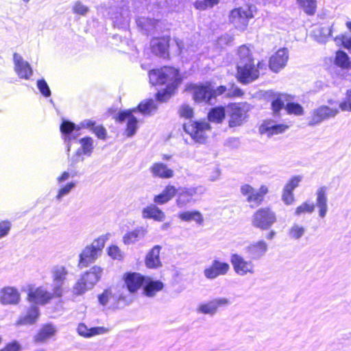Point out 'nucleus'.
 <instances>
[{"instance_id": "obj_45", "label": "nucleus", "mask_w": 351, "mask_h": 351, "mask_svg": "<svg viewBox=\"0 0 351 351\" xmlns=\"http://www.w3.org/2000/svg\"><path fill=\"white\" fill-rule=\"evenodd\" d=\"M220 0H197L193 6L195 9L204 11L208 8H213L219 3Z\"/></svg>"}, {"instance_id": "obj_8", "label": "nucleus", "mask_w": 351, "mask_h": 351, "mask_svg": "<svg viewBox=\"0 0 351 351\" xmlns=\"http://www.w3.org/2000/svg\"><path fill=\"white\" fill-rule=\"evenodd\" d=\"M246 103L230 104L227 106V113L230 117L228 124L230 128L241 125L245 121L249 111Z\"/></svg>"}, {"instance_id": "obj_46", "label": "nucleus", "mask_w": 351, "mask_h": 351, "mask_svg": "<svg viewBox=\"0 0 351 351\" xmlns=\"http://www.w3.org/2000/svg\"><path fill=\"white\" fill-rule=\"evenodd\" d=\"M285 110L289 114L300 116L304 114V108L298 103L287 102L285 105Z\"/></svg>"}, {"instance_id": "obj_58", "label": "nucleus", "mask_w": 351, "mask_h": 351, "mask_svg": "<svg viewBox=\"0 0 351 351\" xmlns=\"http://www.w3.org/2000/svg\"><path fill=\"white\" fill-rule=\"evenodd\" d=\"M111 298H112V295L109 289L104 290L101 294L98 295V301L102 306H106Z\"/></svg>"}, {"instance_id": "obj_13", "label": "nucleus", "mask_w": 351, "mask_h": 351, "mask_svg": "<svg viewBox=\"0 0 351 351\" xmlns=\"http://www.w3.org/2000/svg\"><path fill=\"white\" fill-rule=\"evenodd\" d=\"M339 112V110L337 108H332L325 105L321 106L313 110L308 125L309 126L319 125L325 120L335 117Z\"/></svg>"}, {"instance_id": "obj_28", "label": "nucleus", "mask_w": 351, "mask_h": 351, "mask_svg": "<svg viewBox=\"0 0 351 351\" xmlns=\"http://www.w3.org/2000/svg\"><path fill=\"white\" fill-rule=\"evenodd\" d=\"M150 172L155 178L169 179L173 176V171L162 162H155L150 167Z\"/></svg>"}, {"instance_id": "obj_10", "label": "nucleus", "mask_w": 351, "mask_h": 351, "mask_svg": "<svg viewBox=\"0 0 351 351\" xmlns=\"http://www.w3.org/2000/svg\"><path fill=\"white\" fill-rule=\"evenodd\" d=\"M210 129L206 121H194L184 124V130L197 143H204L206 141V132Z\"/></svg>"}, {"instance_id": "obj_2", "label": "nucleus", "mask_w": 351, "mask_h": 351, "mask_svg": "<svg viewBox=\"0 0 351 351\" xmlns=\"http://www.w3.org/2000/svg\"><path fill=\"white\" fill-rule=\"evenodd\" d=\"M103 269L99 266H94L86 271L73 286V293L81 295L88 290L91 289L100 280Z\"/></svg>"}, {"instance_id": "obj_5", "label": "nucleus", "mask_w": 351, "mask_h": 351, "mask_svg": "<svg viewBox=\"0 0 351 351\" xmlns=\"http://www.w3.org/2000/svg\"><path fill=\"white\" fill-rule=\"evenodd\" d=\"M256 7L254 5H247L232 10L229 14V21L236 29L244 31L249 23V20L254 17Z\"/></svg>"}, {"instance_id": "obj_55", "label": "nucleus", "mask_w": 351, "mask_h": 351, "mask_svg": "<svg viewBox=\"0 0 351 351\" xmlns=\"http://www.w3.org/2000/svg\"><path fill=\"white\" fill-rule=\"evenodd\" d=\"M88 11V8L79 1H76L73 6V12L77 14L85 16Z\"/></svg>"}, {"instance_id": "obj_35", "label": "nucleus", "mask_w": 351, "mask_h": 351, "mask_svg": "<svg viewBox=\"0 0 351 351\" xmlns=\"http://www.w3.org/2000/svg\"><path fill=\"white\" fill-rule=\"evenodd\" d=\"M158 21L150 18H140L137 21V25L142 32L146 35H152L154 33Z\"/></svg>"}, {"instance_id": "obj_56", "label": "nucleus", "mask_w": 351, "mask_h": 351, "mask_svg": "<svg viewBox=\"0 0 351 351\" xmlns=\"http://www.w3.org/2000/svg\"><path fill=\"white\" fill-rule=\"evenodd\" d=\"M12 223L10 221L5 220L0 222V239L6 237L11 229Z\"/></svg>"}, {"instance_id": "obj_22", "label": "nucleus", "mask_w": 351, "mask_h": 351, "mask_svg": "<svg viewBox=\"0 0 351 351\" xmlns=\"http://www.w3.org/2000/svg\"><path fill=\"white\" fill-rule=\"evenodd\" d=\"M145 277L136 272H128L123 276L125 285L130 293H136L143 285Z\"/></svg>"}, {"instance_id": "obj_61", "label": "nucleus", "mask_w": 351, "mask_h": 351, "mask_svg": "<svg viewBox=\"0 0 351 351\" xmlns=\"http://www.w3.org/2000/svg\"><path fill=\"white\" fill-rule=\"evenodd\" d=\"M108 254L113 259L120 260L122 257L121 252L117 245H111L108 248Z\"/></svg>"}, {"instance_id": "obj_24", "label": "nucleus", "mask_w": 351, "mask_h": 351, "mask_svg": "<svg viewBox=\"0 0 351 351\" xmlns=\"http://www.w3.org/2000/svg\"><path fill=\"white\" fill-rule=\"evenodd\" d=\"M289 126L282 123H276L272 120L265 121L260 126L261 134H267L269 136L285 132Z\"/></svg>"}, {"instance_id": "obj_12", "label": "nucleus", "mask_w": 351, "mask_h": 351, "mask_svg": "<svg viewBox=\"0 0 351 351\" xmlns=\"http://www.w3.org/2000/svg\"><path fill=\"white\" fill-rule=\"evenodd\" d=\"M68 275V271L62 265L54 266L51 269L52 276V291H53L56 298H60L63 294V286L66 276Z\"/></svg>"}, {"instance_id": "obj_18", "label": "nucleus", "mask_w": 351, "mask_h": 351, "mask_svg": "<svg viewBox=\"0 0 351 351\" xmlns=\"http://www.w3.org/2000/svg\"><path fill=\"white\" fill-rule=\"evenodd\" d=\"M288 59V49L280 48L269 58V66L270 69L275 73L279 72L286 66Z\"/></svg>"}, {"instance_id": "obj_6", "label": "nucleus", "mask_w": 351, "mask_h": 351, "mask_svg": "<svg viewBox=\"0 0 351 351\" xmlns=\"http://www.w3.org/2000/svg\"><path fill=\"white\" fill-rule=\"evenodd\" d=\"M206 191L203 186L191 187H180L177 189L176 205L178 208H182L187 204L194 203L199 196H201Z\"/></svg>"}, {"instance_id": "obj_42", "label": "nucleus", "mask_w": 351, "mask_h": 351, "mask_svg": "<svg viewBox=\"0 0 351 351\" xmlns=\"http://www.w3.org/2000/svg\"><path fill=\"white\" fill-rule=\"evenodd\" d=\"M335 64L341 69L351 68V62L348 55L342 50H339L336 53Z\"/></svg>"}, {"instance_id": "obj_15", "label": "nucleus", "mask_w": 351, "mask_h": 351, "mask_svg": "<svg viewBox=\"0 0 351 351\" xmlns=\"http://www.w3.org/2000/svg\"><path fill=\"white\" fill-rule=\"evenodd\" d=\"M230 304L229 299L217 298L212 300L202 303L197 308V312L205 315H214L219 308L226 307Z\"/></svg>"}, {"instance_id": "obj_1", "label": "nucleus", "mask_w": 351, "mask_h": 351, "mask_svg": "<svg viewBox=\"0 0 351 351\" xmlns=\"http://www.w3.org/2000/svg\"><path fill=\"white\" fill-rule=\"evenodd\" d=\"M149 79L154 86L167 84L165 88L158 91L155 95L156 99L160 102L168 100L182 82L179 70L172 66H164L149 71Z\"/></svg>"}, {"instance_id": "obj_34", "label": "nucleus", "mask_w": 351, "mask_h": 351, "mask_svg": "<svg viewBox=\"0 0 351 351\" xmlns=\"http://www.w3.org/2000/svg\"><path fill=\"white\" fill-rule=\"evenodd\" d=\"M177 193V189L173 185H167L158 195H155L154 202L157 204H164L171 200Z\"/></svg>"}, {"instance_id": "obj_9", "label": "nucleus", "mask_w": 351, "mask_h": 351, "mask_svg": "<svg viewBox=\"0 0 351 351\" xmlns=\"http://www.w3.org/2000/svg\"><path fill=\"white\" fill-rule=\"evenodd\" d=\"M258 69H261V62H258L257 68L254 62L243 64L242 62H237V80L243 84H247L256 80L259 76Z\"/></svg>"}, {"instance_id": "obj_48", "label": "nucleus", "mask_w": 351, "mask_h": 351, "mask_svg": "<svg viewBox=\"0 0 351 351\" xmlns=\"http://www.w3.org/2000/svg\"><path fill=\"white\" fill-rule=\"evenodd\" d=\"M339 107L343 112H351V89L346 90L345 97L340 102Z\"/></svg>"}, {"instance_id": "obj_29", "label": "nucleus", "mask_w": 351, "mask_h": 351, "mask_svg": "<svg viewBox=\"0 0 351 351\" xmlns=\"http://www.w3.org/2000/svg\"><path fill=\"white\" fill-rule=\"evenodd\" d=\"M161 246L156 245L154 246L147 254L145 257V265L148 268L156 269L162 265L160 259V252Z\"/></svg>"}, {"instance_id": "obj_30", "label": "nucleus", "mask_w": 351, "mask_h": 351, "mask_svg": "<svg viewBox=\"0 0 351 351\" xmlns=\"http://www.w3.org/2000/svg\"><path fill=\"white\" fill-rule=\"evenodd\" d=\"M147 231L143 227H137L135 229L127 232L123 237V241L125 245H132L143 239Z\"/></svg>"}, {"instance_id": "obj_16", "label": "nucleus", "mask_w": 351, "mask_h": 351, "mask_svg": "<svg viewBox=\"0 0 351 351\" xmlns=\"http://www.w3.org/2000/svg\"><path fill=\"white\" fill-rule=\"evenodd\" d=\"M53 298H56L54 293H50L41 287L35 289H30L27 294V300L32 304L45 305L49 303Z\"/></svg>"}, {"instance_id": "obj_38", "label": "nucleus", "mask_w": 351, "mask_h": 351, "mask_svg": "<svg viewBox=\"0 0 351 351\" xmlns=\"http://www.w3.org/2000/svg\"><path fill=\"white\" fill-rule=\"evenodd\" d=\"M226 112V108L222 106L213 107L208 113V119L210 122L220 123L225 119Z\"/></svg>"}, {"instance_id": "obj_21", "label": "nucleus", "mask_w": 351, "mask_h": 351, "mask_svg": "<svg viewBox=\"0 0 351 351\" xmlns=\"http://www.w3.org/2000/svg\"><path fill=\"white\" fill-rule=\"evenodd\" d=\"M21 301V294L13 287H5L0 290V302L3 305H16Z\"/></svg>"}, {"instance_id": "obj_37", "label": "nucleus", "mask_w": 351, "mask_h": 351, "mask_svg": "<svg viewBox=\"0 0 351 351\" xmlns=\"http://www.w3.org/2000/svg\"><path fill=\"white\" fill-rule=\"evenodd\" d=\"M56 332V330L53 325L47 324L44 325L39 330L38 334L34 337V341L36 343L43 342L47 339L53 336Z\"/></svg>"}, {"instance_id": "obj_49", "label": "nucleus", "mask_w": 351, "mask_h": 351, "mask_svg": "<svg viewBox=\"0 0 351 351\" xmlns=\"http://www.w3.org/2000/svg\"><path fill=\"white\" fill-rule=\"evenodd\" d=\"M302 180V176H293L285 184V186L283 188V190L293 193V191L299 186V184L300 183Z\"/></svg>"}, {"instance_id": "obj_31", "label": "nucleus", "mask_w": 351, "mask_h": 351, "mask_svg": "<svg viewBox=\"0 0 351 351\" xmlns=\"http://www.w3.org/2000/svg\"><path fill=\"white\" fill-rule=\"evenodd\" d=\"M142 286L145 295L154 297L157 292L163 289L164 284L160 280H154L151 278H145Z\"/></svg>"}, {"instance_id": "obj_47", "label": "nucleus", "mask_w": 351, "mask_h": 351, "mask_svg": "<svg viewBox=\"0 0 351 351\" xmlns=\"http://www.w3.org/2000/svg\"><path fill=\"white\" fill-rule=\"evenodd\" d=\"M138 120L136 117H130V119L127 121L125 129L126 136L128 137L133 136L136 132L138 128Z\"/></svg>"}, {"instance_id": "obj_3", "label": "nucleus", "mask_w": 351, "mask_h": 351, "mask_svg": "<svg viewBox=\"0 0 351 351\" xmlns=\"http://www.w3.org/2000/svg\"><path fill=\"white\" fill-rule=\"evenodd\" d=\"M106 238L101 236L93 242L86 246L80 253L79 257L78 267L83 268L88 267L90 264L93 263L98 258L99 254L101 252L105 245Z\"/></svg>"}, {"instance_id": "obj_52", "label": "nucleus", "mask_w": 351, "mask_h": 351, "mask_svg": "<svg viewBox=\"0 0 351 351\" xmlns=\"http://www.w3.org/2000/svg\"><path fill=\"white\" fill-rule=\"evenodd\" d=\"M271 106L275 116H278L280 114V110L283 108L285 109V103L280 96H278L276 98L272 100Z\"/></svg>"}, {"instance_id": "obj_57", "label": "nucleus", "mask_w": 351, "mask_h": 351, "mask_svg": "<svg viewBox=\"0 0 351 351\" xmlns=\"http://www.w3.org/2000/svg\"><path fill=\"white\" fill-rule=\"evenodd\" d=\"M179 114L182 117L191 119L193 116V110L189 105L184 104L180 106L179 109Z\"/></svg>"}, {"instance_id": "obj_11", "label": "nucleus", "mask_w": 351, "mask_h": 351, "mask_svg": "<svg viewBox=\"0 0 351 351\" xmlns=\"http://www.w3.org/2000/svg\"><path fill=\"white\" fill-rule=\"evenodd\" d=\"M241 193L246 197L248 203L252 204V207L258 206L263 202L265 195L268 193V188L265 185H262L258 190H256L246 184L241 186Z\"/></svg>"}, {"instance_id": "obj_53", "label": "nucleus", "mask_w": 351, "mask_h": 351, "mask_svg": "<svg viewBox=\"0 0 351 351\" xmlns=\"http://www.w3.org/2000/svg\"><path fill=\"white\" fill-rule=\"evenodd\" d=\"M133 112H136V109L121 110L116 115V121L119 123L128 121L130 117L134 116Z\"/></svg>"}, {"instance_id": "obj_63", "label": "nucleus", "mask_w": 351, "mask_h": 351, "mask_svg": "<svg viewBox=\"0 0 351 351\" xmlns=\"http://www.w3.org/2000/svg\"><path fill=\"white\" fill-rule=\"evenodd\" d=\"M21 344L16 340H14L8 343L6 346L0 350V351H21Z\"/></svg>"}, {"instance_id": "obj_27", "label": "nucleus", "mask_w": 351, "mask_h": 351, "mask_svg": "<svg viewBox=\"0 0 351 351\" xmlns=\"http://www.w3.org/2000/svg\"><path fill=\"white\" fill-rule=\"evenodd\" d=\"M61 137L77 138L80 135V129L77 124L70 120L62 119L60 125Z\"/></svg>"}, {"instance_id": "obj_50", "label": "nucleus", "mask_w": 351, "mask_h": 351, "mask_svg": "<svg viewBox=\"0 0 351 351\" xmlns=\"http://www.w3.org/2000/svg\"><path fill=\"white\" fill-rule=\"evenodd\" d=\"M37 88L45 97H49L51 95L50 88L45 79H40L36 82Z\"/></svg>"}, {"instance_id": "obj_7", "label": "nucleus", "mask_w": 351, "mask_h": 351, "mask_svg": "<svg viewBox=\"0 0 351 351\" xmlns=\"http://www.w3.org/2000/svg\"><path fill=\"white\" fill-rule=\"evenodd\" d=\"M276 222V214L269 208H259L252 217V225L261 230H269Z\"/></svg>"}, {"instance_id": "obj_25", "label": "nucleus", "mask_w": 351, "mask_h": 351, "mask_svg": "<svg viewBox=\"0 0 351 351\" xmlns=\"http://www.w3.org/2000/svg\"><path fill=\"white\" fill-rule=\"evenodd\" d=\"M328 188L322 186L316 191V206L318 208L319 216L321 218H324L328 212V197H327Z\"/></svg>"}, {"instance_id": "obj_23", "label": "nucleus", "mask_w": 351, "mask_h": 351, "mask_svg": "<svg viewBox=\"0 0 351 351\" xmlns=\"http://www.w3.org/2000/svg\"><path fill=\"white\" fill-rule=\"evenodd\" d=\"M39 316V307L36 304H31L27 308L26 312L19 316L16 324L17 326L32 325L37 322Z\"/></svg>"}, {"instance_id": "obj_60", "label": "nucleus", "mask_w": 351, "mask_h": 351, "mask_svg": "<svg viewBox=\"0 0 351 351\" xmlns=\"http://www.w3.org/2000/svg\"><path fill=\"white\" fill-rule=\"evenodd\" d=\"M84 160V155L80 151L76 150L75 153L69 160V167L75 168L79 162H83Z\"/></svg>"}, {"instance_id": "obj_64", "label": "nucleus", "mask_w": 351, "mask_h": 351, "mask_svg": "<svg viewBox=\"0 0 351 351\" xmlns=\"http://www.w3.org/2000/svg\"><path fill=\"white\" fill-rule=\"evenodd\" d=\"M282 200L286 205L292 204L295 200L293 193L282 190Z\"/></svg>"}, {"instance_id": "obj_62", "label": "nucleus", "mask_w": 351, "mask_h": 351, "mask_svg": "<svg viewBox=\"0 0 351 351\" xmlns=\"http://www.w3.org/2000/svg\"><path fill=\"white\" fill-rule=\"evenodd\" d=\"M92 132L99 139L104 140L106 138L107 132L105 128L102 125H95L94 128H93Z\"/></svg>"}, {"instance_id": "obj_26", "label": "nucleus", "mask_w": 351, "mask_h": 351, "mask_svg": "<svg viewBox=\"0 0 351 351\" xmlns=\"http://www.w3.org/2000/svg\"><path fill=\"white\" fill-rule=\"evenodd\" d=\"M267 249L266 242L261 240L246 246L244 250L250 258L257 260L266 253Z\"/></svg>"}, {"instance_id": "obj_43", "label": "nucleus", "mask_w": 351, "mask_h": 351, "mask_svg": "<svg viewBox=\"0 0 351 351\" xmlns=\"http://www.w3.org/2000/svg\"><path fill=\"white\" fill-rule=\"evenodd\" d=\"M238 56L239 57L238 62H242L244 64L254 62V59L252 57L250 50L245 45H242L239 48Z\"/></svg>"}, {"instance_id": "obj_33", "label": "nucleus", "mask_w": 351, "mask_h": 351, "mask_svg": "<svg viewBox=\"0 0 351 351\" xmlns=\"http://www.w3.org/2000/svg\"><path fill=\"white\" fill-rule=\"evenodd\" d=\"M144 219H152L157 221H163L165 219V213L155 204H151L142 210Z\"/></svg>"}, {"instance_id": "obj_54", "label": "nucleus", "mask_w": 351, "mask_h": 351, "mask_svg": "<svg viewBox=\"0 0 351 351\" xmlns=\"http://www.w3.org/2000/svg\"><path fill=\"white\" fill-rule=\"evenodd\" d=\"M314 210L315 205L313 204H310L307 202H304L296 208L295 213L296 215H300L304 213H312Z\"/></svg>"}, {"instance_id": "obj_39", "label": "nucleus", "mask_w": 351, "mask_h": 351, "mask_svg": "<svg viewBox=\"0 0 351 351\" xmlns=\"http://www.w3.org/2000/svg\"><path fill=\"white\" fill-rule=\"evenodd\" d=\"M178 217L184 221H195L198 224L203 223L204 219L201 213L198 210L183 211L179 213Z\"/></svg>"}, {"instance_id": "obj_59", "label": "nucleus", "mask_w": 351, "mask_h": 351, "mask_svg": "<svg viewBox=\"0 0 351 351\" xmlns=\"http://www.w3.org/2000/svg\"><path fill=\"white\" fill-rule=\"evenodd\" d=\"M244 94L243 91L239 88L235 86L234 84L232 85L231 88L228 89V91L226 94V97H239L243 96Z\"/></svg>"}, {"instance_id": "obj_4", "label": "nucleus", "mask_w": 351, "mask_h": 351, "mask_svg": "<svg viewBox=\"0 0 351 351\" xmlns=\"http://www.w3.org/2000/svg\"><path fill=\"white\" fill-rule=\"evenodd\" d=\"M185 90L191 93L193 99L197 104H215L212 98V84L210 82L190 83L186 84Z\"/></svg>"}, {"instance_id": "obj_14", "label": "nucleus", "mask_w": 351, "mask_h": 351, "mask_svg": "<svg viewBox=\"0 0 351 351\" xmlns=\"http://www.w3.org/2000/svg\"><path fill=\"white\" fill-rule=\"evenodd\" d=\"M170 36L156 37L150 41L152 52L162 58H169Z\"/></svg>"}, {"instance_id": "obj_40", "label": "nucleus", "mask_w": 351, "mask_h": 351, "mask_svg": "<svg viewBox=\"0 0 351 351\" xmlns=\"http://www.w3.org/2000/svg\"><path fill=\"white\" fill-rule=\"evenodd\" d=\"M296 3L299 8L307 15L313 16L315 14L317 8L316 0H296Z\"/></svg>"}, {"instance_id": "obj_51", "label": "nucleus", "mask_w": 351, "mask_h": 351, "mask_svg": "<svg viewBox=\"0 0 351 351\" xmlns=\"http://www.w3.org/2000/svg\"><path fill=\"white\" fill-rule=\"evenodd\" d=\"M304 233L305 228L304 227L298 224H293L290 228L289 234L290 237L298 240L304 235Z\"/></svg>"}, {"instance_id": "obj_19", "label": "nucleus", "mask_w": 351, "mask_h": 351, "mask_svg": "<svg viewBox=\"0 0 351 351\" xmlns=\"http://www.w3.org/2000/svg\"><path fill=\"white\" fill-rule=\"evenodd\" d=\"M14 71L21 79L29 80L33 75V70L29 63L23 60V57L14 53L13 55Z\"/></svg>"}, {"instance_id": "obj_20", "label": "nucleus", "mask_w": 351, "mask_h": 351, "mask_svg": "<svg viewBox=\"0 0 351 351\" xmlns=\"http://www.w3.org/2000/svg\"><path fill=\"white\" fill-rule=\"evenodd\" d=\"M229 269L228 263L215 259L211 265L204 269V274L207 279L213 280L219 276L226 274Z\"/></svg>"}, {"instance_id": "obj_32", "label": "nucleus", "mask_w": 351, "mask_h": 351, "mask_svg": "<svg viewBox=\"0 0 351 351\" xmlns=\"http://www.w3.org/2000/svg\"><path fill=\"white\" fill-rule=\"evenodd\" d=\"M78 334L84 337L90 338L97 335L106 333L108 329L103 326L88 328L84 323H80L77 328Z\"/></svg>"}, {"instance_id": "obj_36", "label": "nucleus", "mask_w": 351, "mask_h": 351, "mask_svg": "<svg viewBox=\"0 0 351 351\" xmlns=\"http://www.w3.org/2000/svg\"><path fill=\"white\" fill-rule=\"evenodd\" d=\"M80 147L77 149L82 154L87 157H90L94 150V141L90 136H85L78 140Z\"/></svg>"}, {"instance_id": "obj_44", "label": "nucleus", "mask_w": 351, "mask_h": 351, "mask_svg": "<svg viewBox=\"0 0 351 351\" xmlns=\"http://www.w3.org/2000/svg\"><path fill=\"white\" fill-rule=\"evenodd\" d=\"M75 186L76 182L74 181H71L60 187L58 189V193L56 196V201L59 202H61L62 198L68 195L71 193V191L75 187Z\"/></svg>"}, {"instance_id": "obj_17", "label": "nucleus", "mask_w": 351, "mask_h": 351, "mask_svg": "<svg viewBox=\"0 0 351 351\" xmlns=\"http://www.w3.org/2000/svg\"><path fill=\"white\" fill-rule=\"evenodd\" d=\"M230 262L234 271L240 275L245 276L247 273H254V264L251 261H245L241 255L232 254L230 256Z\"/></svg>"}, {"instance_id": "obj_41", "label": "nucleus", "mask_w": 351, "mask_h": 351, "mask_svg": "<svg viewBox=\"0 0 351 351\" xmlns=\"http://www.w3.org/2000/svg\"><path fill=\"white\" fill-rule=\"evenodd\" d=\"M136 112H139L143 114H149L153 110L157 109V106L152 99H149L141 101L136 108Z\"/></svg>"}]
</instances>
